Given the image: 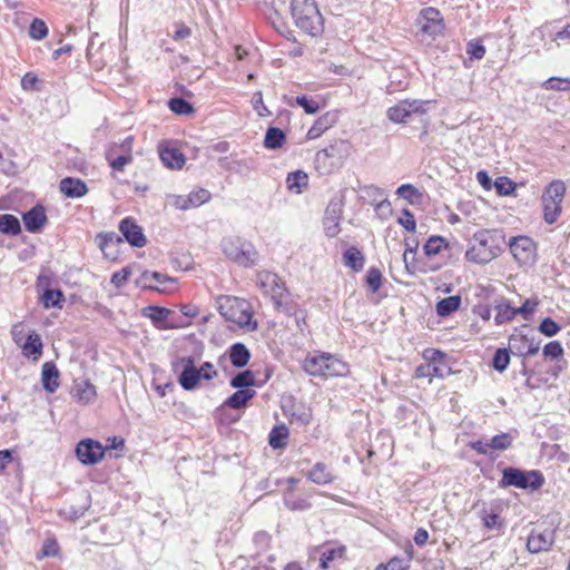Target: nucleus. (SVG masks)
<instances>
[{
  "instance_id": "f257e3e1",
  "label": "nucleus",
  "mask_w": 570,
  "mask_h": 570,
  "mask_svg": "<svg viewBox=\"0 0 570 570\" xmlns=\"http://www.w3.org/2000/svg\"><path fill=\"white\" fill-rule=\"evenodd\" d=\"M303 370L311 376L316 377H340L350 373V366L330 353H308L303 361Z\"/></svg>"
},
{
  "instance_id": "f03ea898",
  "label": "nucleus",
  "mask_w": 570,
  "mask_h": 570,
  "mask_svg": "<svg viewBox=\"0 0 570 570\" xmlns=\"http://www.w3.org/2000/svg\"><path fill=\"white\" fill-rule=\"evenodd\" d=\"M291 11L295 24L304 32L316 36L322 31L323 17L315 0H292Z\"/></svg>"
},
{
  "instance_id": "7ed1b4c3",
  "label": "nucleus",
  "mask_w": 570,
  "mask_h": 570,
  "mask_svg": "<svg viewBox=\"0 0 570 570\" xmlns=\"http://www.w3.org/2000/svg\"><path fill=\"white\" fill-rule=\"evenodd\" d=\"M500 253L495 244L494 235L488 229L476 232L469 243L465 258L475 264H487L494 259Z\"/></svg>"
},
{
  "instance_id": "20e7f679",
  "label": "nucleus",
  "mask_w": 570,
  "mask_h": 570,
  "mask_svg": "<svg viewBox=\"0 0 570 570\" xmlns=\"http://www.w3.org/2000/svg\"><path fill=\"white\" fill-rule=\"evenodd\" d=\"M218 309L226 321L233 322L242 328L247 331H255L257 328V323L253 321L249 306L244 299L229 296L222 297Z\"/></svg>"
},
{
  "instance_id": "39448f33",
  "label": "nucleus",
  "mask_w": 570,
  "mask_h": 570,
  "mask_svg": "<svg viewBox=\"0 0 570 570\" xmlns=\"http://www.w3.org/2000/svg\"><path fill=\"white\" fill-rule=\"evenodd\" d=\"M434 105L433 100L404 99L386 110V117L394 124H406L425 116Z\"/></svg>"
},
{
  "instance_id": "423d86ee",
  "label": "nucleus",
  "mask_w": 570,
  "mask_h": 570,
  "mask_svg": "<svg viewBox=\"0 0 570 570\" xmlns=\"http://www.w3.org/2000/svg\"><path fill=\"white\" fill-rule=\"evenodd\" d=\"M566 191L567 187L562 180H553L544 188L541 202L547 224H554L560 217Z\"/></svg>"
},
{
  "instance_id": "0eeeda50",
  "label": "nucleus",
  "mask_w": 570,
  "mask_h": 570,
  "mask_svg": "<svg viewBox=\"0 0 570 570\" xmlns=\"http://www.w3.org/2000/svg\"><path fill=\"white\" fill-rule=\"evenodd\" d=\"M222 246L224 254L240 266L250 267L258 261V252L255 247L238 237L225 238Z\"/></svg>"
},
{
  "instance_id": "6e6552de",
  "label": "nucleus",
  "mask_w": 570,
  "mask_h": 570,
  "mask_svg": "<svg viewBox=\"0 0 570 570\" xmlns=\"http://www.w3.org/2000/svg\"><path fill=\"white\" fill-rule=\"evenodd\" d=\"M544 483L543 475L539 471H522L517 468H505L500 481L501 487H514L518 489L538 490Z\"/></svg>"
},
{
  "instance_id": "1a4fd4ad",
  "label": "nucleus",
  "mask_w": 570,
  "mask_h": 570,
  "mask_svg": "<svg viewBox=\"0 0 570 570\" xmlns=\"http://www.w3.org/2000/svg\"><path fill=\"white\" fill-rule=\"evenodd\" d=\"M173 371L179 373V384L184 390H194L200 380L202 371L195 366L194 358L190 356L180 357L173 362Z\"/></svg>"
},
{
  "instance_id": "9d476101",
  "label": "nucleus",
  "mask_w": 570,
  "mask_h": 570,
  "mask_svg": "<svg viewBox=\"0 0 570 570\" xmlns=\"http://www.w3.org/2000/svg\"><path fill=\"white\" fill-rule=\"evenodd\" d=\"M256 284L265 295L269 296L277 305L281 304L285 287L277 274L261 271L256 275Z\"/></svg>"
},
{
  "instance_id": "9b49d317",
  "label": "nucleus",
  "mask_w": 570,
  "mask_h": 570,
  "mask_svg": "<svg viewBox=\"0 0 570 570\" xmlns=\"http://www.w3.org/2000/svg\"><path fill=\"white\" fill-rule=\"evenodd\" d=\"M509 248L520 265H531L534 263L537 247L531 238L527 236L512 237L509 242Z\"/></svg>"
},
{
  "instance_id": "f8f14e48",
  "label": "nucleus",
  "mask_w": 570,
  "mask_h": 570,
  "mask_svg": "<svg viewBox=\"0 0 570 570\" xmlns=\"http://www.w3.org/2000/svg\"><path fill=\"white\" fill-rule=\"evenodd\" d=\"M79 461L85 465H95L104 459L105 448L91 439L80 441L76 448Z\"/></svg>"
},
{
  "instance_id": "ddd939ff",
  "label": "nucleus",
  "mask_w": 570,
  "mask_h": 570,
  "mask_svg": "<svg viewBox=\"0 0 570 570\" xmlns=\"http://www.w3.org/2000/svg\"><path fill=\"white\" fill-rule=\"evenodd\" d=\"M417 23L420 26V31L432 38L443 31L441 13L438 9L432 7L425 8L421 11Z\"/></svg>"
},
{
  "instance_id": "4468645a",
  "label": "nucleus",
  "mask_w": 570,
  "mask_h": 570,
  "mask_svg": "<svg viewBox=\"0 0 570 570\" xmlns=\"http://www.w3.org/2000/svg\"><path fill=\"white\" fill-rule=\"evenodd\" d=\"M554 543V531L546 529L542 532L532 530L527 540V550L530 553L549 551Z\"/></svg>"
},
{
  "instance_id": "2eb2a0df",
  "label": "nucleus",
  "mask_w": 570,
  "mask_h": 570,
  "mask_svg": "<svg viewBox=\"0 0 570 570\" xmlns=\"http://www.w3.org/2000/svg\"><path fill=\"white\" fill-rule=\"evenodd\" d=\"M119 229L126 240L135 246L142 247L146 245V237L142 234L141 227H139L134 219L127 217L120 222Z\"/></svg>"
},
{
  "instance_id": "dca6fc26",
  "label": "nucleus",
  "mask_w": 570,
  "mask_h": 570,
  "mask_svg": "<svg viewBox=\"0 0 570 570\" xmlns=\"http://www.w3.org/2000/svg\"><path fill=\"white\" fill-rule=\"evenodd\" d=\"M144 286L158 292L171 289L175 279L159 272H145L142 274Z\"/></svg>"
},
{
  "instance_id": "f3484780",
  "label": "nucleus",
  "mask_w": 570,
  "mask_h": 570,
  "mask_svg": "<svg viewBox=\"0 0 570 570\" xmlns=\"http://www.w3.org/2000/svg\"><path fill=\"white\" fill-rule=\"evenodd\" d=\"M362 198L367 200L371 205L375 206L376 209H390V202L387 195L383 188L374 185H367L361 188Z\"/></svg>"
},
{
  "instance_id": "a211bd4d",
  "label": "nucleus",
  "mask_w": 570,
  "mask_h": 570,
  "mask_svg": "<svg viewBox=\"0 0 570 570\" xmlns=\"http://www.w3.org/2000/svg\"><path fill=\"white\" fill-rule=\"evenodd\" d=\"M22 220L28 232H39L47 222L45 208L40 205L32 207L22 216Z\"/></svg>"
},
{
  "instance_id": "6ab92c4d",
  "label": "nucleus",
  "mask_w": 570,
  "mask_h": 570,
  "mask_svg": "<svg viewBox=\"0 0 570 570\" xmlns=\"http://www.w3.org/2000/svg\"><path fill=\"white\" fill-rule=\"evenodd\" d=\"M59 371L55 363L52 362H45L42 364L41 368V383L43 389L49 392L53 393L58 390L60 383H59Z\"/></svg>"
},
{
  "instance_id": "aec40b11",
  "label": "nucleus",
  "mask_w": 570,
  "mask_h": 570,
  "mask_svg": "<svg viewBox=\"0 0 570 570\" xmlns=\"http://www.w3.org/2000/svg\"><path fill=\"white\" fill-rule=\"evenodd\" d=\"M72 396L81 404H89L94 402L97 396L96 386L88 380L75 382Z\"/></svg>"
},
{
  "instance_id": "412c9836",
  "label": "nucleus",
  "mask_w": 570,
  "mask_h": 570,
  "mask_svg": "<svg viewBox=\"0 0 570 570\" xmlns=\"http://www.w3.org/2000/svg\"><path fill=\"white\" fill-rule=\"evenodd\" d=\"M161 163L170 169H181L186 158L181 151L176 148L163 147L159 149Z\"/></svg>"
},
{
  "instance_id": "4be33fe9",
  "label": "nucleus",
  "mask_w": 570,
  "mask_h": 570,
  "mask_svg": "<svg viewBox=\"0 0 570 570\" xmlns=\"http://www.w3.org/2000/svg\"><path fill=\"white\" fill-rule=\"evenodd\" d=\"M59 187L60 191L70 198L82 197L88 191L86 184L78 178H63Z\"/></svg>"
},
{
  "instance_id": "5701e85b",
  "label": "nucleus",
  "mask_w": 570,
  "mask_h": 570,
  "mask_svg": "<svg viewBox=\"0 0 570 570\" xmlns=\"http://www.w3.org/2000/svg\"><path fill=\"white\" fill-rule=\"evenodd\" d=\"M494 309L497 312L494 317L497 325L508 323L515 317V307L507 298L495 301Z\"/></svg>"
},
{
  "instance_id": "b1692460",
  "label": "nucleus",
  "mask_w": 570,
  "mask_h": 570,
  "mask_svg": "<svg viewBox=\"0 0 570 570\" xmlns=\"http://www.w3.org/2000/svg\"><path fill=\"white\" fill-rule=\"evenodd\" d=\"M340 212L335 208V206H328L325 212V217L323 220L324 230L328 237H335L338 235L340 228Z\"/></svg>"
},
{
  "instance_id": "393cba45",
  "label": "nucleus",
  "mask_w": 570,
  "mask_h": 570,
  "mask_svg": "<svg viewBox=\"0 0 570 570\" xmlns=\"http://www.w3.org/2000/svg\"><path fill=\"white\" fill-rule=\"evenodd\" d=\"M395 194L406 200L410 205H421L424 198L423 191L412 184H403L397 187Z\"/></svg>"
},
{
  "instance_id": "a878e982",
  "label": "nucleus",
  "mask_w": 570,
  "mask_h": 570,
  "mask_svg": "<svg viewBox=\"0 0 570 570\" xmlns=\"http://www.w3.org/2000/svg\"><path fill=\"white\" fill-rule=\"evenodd\" d=\"M22 352L26 356L38 361L42 354V341L40 335L36 332H31L22 345Z\"/></svg>"
},
{
  "instance_id": "bb28decb",
  "label": "nucleus",
  "mask_w": 570,
  "mask_h": 570,
  "mask_svg": "<svg viewBox=\"0 0 570 570\" xmlns=\"http://www.w3.org/2000/svg\"><path fill=\"white\" fill-rule=\"evenodd\" d=\"M308 479L316 484H328L334 475L328 466L322 462L316 463L308 473Z\"/></svg>"
},
{
  "instance_id": "cd10ccee",
  "label": "nucleus",
  "mask_w": 570,
  "mask_h": 570,
  "mask_svg": "<svg viewBox=\"0 0 570 570\" xmlns=\"http://www.w3.org/2000/svg\"><path fill=\"white\" fill-rule=\"evenodd\" d=\"M117 154V146L112 145L107 154L106 158L109 161V166L116 171H124L125 166L132 161V154Z\"/></svg>"
},
{
  "instance_id": "c85d7f7f",
  "label": "nucleus",
  "mask_w": 570,
  "mask_h": 570,
  "mask_svg": "<svg viewBox=\"0 0 570 570\" xmlns=\"http://www.w3.org/2000/svg\"><path fill=\"white\" fill-rule=\"evenodd\" d=\"M344 265L354 272H360L364 267L365 257L360 249L352 246L343 254Z\"/></svg>"
},
{
  "instance_id": "c756f323",
  "label": "nucleus",
  "mask_w": 570,
  "mask_h": 570,
  "mask_svg": "<svg viewBox=\"0 0 570 570\" xmlns=\"http://www.w3.org/2000/svg\"><path fill=\"white\" fill-rule=\"evenodd\" d=\"M250 358L249 350L242 343H235L229 350V360L235 367H244Z\"/></svg>"
},
{
  "instance_id": "7c9ffc66",
  "label": "nucleus",
  "mask_w": 570,
  "mask_h": 570,
  "mask_svg": "<svg viewBox=\"0 0 570 570\" xmlns=\"http://www.w3.org/2000/svg\"><path fill=\"white\" fill-rule=\"evenodd\" d=\"M256 392L250 389H238L234 394H232L225 402V404L234 410H239L244 407L249 400L255 396Z\"/></svg>"
},
{
  "instance_id": "2f4dec72",
  "label": "nucleus",
  "mask_w": 570,
  "mask_h": 570,
  "mask_svg": "<svg viewBox=\"0 0 570 570\" xmlns=\"http://www.w3.org/2000/svg\"><path fill=\"white\" fill-rule=\"evenodd\" d=\"M346 548L345 546H338L336 548L326 549L322 552L320 558V568L322 570H327L331 567V563L336 560L345 559Z\"/></svg>"
},
{
  "instance_id": "473e14b6",
  "label": "nucleus",
  "mask_w": 570,
  "mask_h": 570,
  "mask_svg": "<svg viewBox=\"0 0 570 570\" xmlns=\"http://www.w3.org/2000/svg\"><path fill=\"white\" fill-rule=\"evenodd\" d=\"M285 140L286 136L282 129L271 127L265 134L264 146L272 150L278 149L284 145Z\"/></svg>"
},
{
  "instance_id": "72a5a7b5",
  "label": "nucleus",
  "mask_w": 570,
  "mask_h": 570,
  "mask_svg": "<svg viewBox=\"0 0 570 570\" xmlns=\"http://www.w3.org/2000/svg\"><path fill=\"white\" fill-rule=\"evenodd\" d=\"M461 305V297L458 295L449 296L443 299H441L436 304V313L441 317H445L451 315L453 312L458 311Z\"/></svg>"
},
{
  "instance_id": "f704fd0d",
  "label": "nucleus",
  "mask_w": 570,
  "mask_h": 570,
  "mask_svg": "<svg viewBox=\"0 0 570 570\" xmlns=\"http://www.w3.org/2000/svg\"><path fill=\"white\" fill-rule=\"evenodd\" d=\"M334 119L328 115L320 117L314 125L308 129L306 137L308 140L316 139L322 136L324 131L332 127Z\"/></svg>"
},
{
  "instance_id": "c9c22d12",
  "label": "nucleus",
  "mask_w": 570,
  "mask_h": 570,
  "mask_svg": "<svg viewBox=\"0 0 570 570\" xmlns=\"http://www.w3.org/2000/svg\"><path fill=\"white\" fill-rule=\"evenodd\" d=\"M286 183L292 193L301 194L303 191V187L307 186L308 176L302 170L289 173Z\"/></svg>"
},
{
  "instance_id": "e433bc0d",
  "label": "nucleus",
  "mask_w": 570,
  "mask_h": 570,
  "mask_svg": "<svg viewBox=\"0 0 570 570\" xmlns=\"http://www.w3.org/2000/svg\"><path fill=\"white\" fill-rule=\"evenodd\" d=\"M0 232L7 235H18L21 232L19 219L13 215L0 216Z\"/></svg>"
},
{
  "instance_id": "4c0bfd02",
  "label": "nucleus",
  "mask_w": 570,
  "mask_h": 570,
  "mask_svg": "<svg viewBox=\"0 0 570 570\" xmlns=\"http://www.w3.org/2000/svg\"><path fill=\"white\" fill-rule=\"evenodd\" d=\"M63 294L60 289H46L41 296L45 308L62 307Z\"/></svg>"
},
{
  "instance_id": "58836bf2",
  "label": "nucleus",
  "mask_w": 570,
  "mask_h": 570,
  "mask_svg": "<svg viewBox=\"0 0 570 570\" xmlns=\"http://www.w3.org/2000/svg\"><path fill=\"white\" fill-rule=\"evenodd\" d=\"M288 430L285 425L275 426L269 433V445L273 449H282L286 445Z\"/></svg>"
},
{
  "instance_id": "ea45409f",
  "label": "nucleus",
  "mask_w": 570,
  "mask_h": 570,
  "mask_svg": "<svg viewBox=\"0 0 570 570\" xmlns=\"http://www.w3.org/2000/svg\"><path fill=\"white\" fill-rule=\"evenodd\" d=\"M254 383L255 376L254 373L249 370L239 372L230 381V385L233 387L242 390L248 389L249 386L254 385Z\"/></svg>"
},
{
  "instance_id": "a19ab883",
  "label": "nucleus",
  "mask_w": 570,
  "mask_h": 570,
  "mask_svg": "<svg viewBox=\"0 0 570 570\" xmlns=\"http://www.w3.org/2000/svg\"><path fill=\"white\" fill-rule=\"evenodd\" d=\"M284 503L289 510L304 511L311 508L307 499L295 497L292 491L285 494Z\"/></svg>"
},
{
  "instance_id": "79ce46f5",
  "label": "nucleus",
  "mask_w": 570,
  "mask_h": 570,
  "mask_svg": "<svg viewBox=\"0 0 570 570\" xmlns=\"http://www.w3.org/2000/svg\"><path fill=\"white\" fill-rule=\"evenodd\" d=\"M212 194L205 188H198L188 194V199L191 208H197L203 204L210 200Z\"/></svg>"
},
{
  "instance_id": "37998d69",
  "label": "nucleus",
  "mask_w": 570,
  "mask_h": 570,
  "mask_svg": "<svg viewBox=\"0 0 570 570\" xmlns=\"http://www.w3.org/2000/svg\"><path fill=\"white\" fill-rule=\"evenodd\" d=\"M546 90L567 91L570 90V78L551 77L542 83Z\"/></svg>"
},
{
  "instance_id": "c03bdc74",
  "label": "nucleus",
  "mask_w": 570,
  "mask_h": 570,
  "mask_svg": "<svg viewBox=\"0 0 570 570\" xmlns=\"http://www.w3.org/2000/svg\"><path fill=\"white\" fill-rule=\"evenodd\" d=\"M445 246V242L440 236H431L424 244L423 249L426 256H435Z\"/></svg>"
},
{
  "instance_id": "a18cd8bd",
  "label": "nucleus",
  "mask_w": 570,
  "mask_h": 570,
  "mask_svg": "<svg viewBox=\"0 0 570 570\" xmlns=\"http://www.w3.org/2000/svg\"><path fill=\"white\" fill-rule=\"evenodd\" d=\"M169 109L177 115H189L194 111L193 106L183 98H171L168 102Z\"/></svg>"
},
{
  "instance_id": "49530a36",
  "label": "nucleus",
  "mask_w": 570,
  "mask_h": 570,
  "mask_svg": "<svg viewBox=\"0 0 570 570\" xmlns=\"http://www.w3.org/2000/svg\"><path fill=\"white\" fill-rule=\"evenodd\" d=\"M510 363V354L507 348H498L493 356V367L499 371L503 372L507 370L508 365Z\"/></svg>"
},
{
  "instance_id": "de8ad7c7",
  "label": "nucleus",
  "mask_w": 570,
  "mask_h": 570,
  "mask_svg": "<svg viewBox=\"0 0 570 570\" xmlns=\"http://www.w3.org/2000/svg\"><path fill=\"white\" fill-rule=\"evenodd\" d=\"M513 438L509 433L494 435L490 440L491 450L504 451L512 444Z\"/></svg>"
},
{
  "instance_id": "09e8293b",
  "label": "nucleus",
  "mask_w": 570,
  "mask_h": 570,
  "mask_svg": "<svg viewBox=\"0 0 570 570\" xmlns=\"http://www.w3.org/2000/svg\"><path fill=\"white\" fill-rule=\"evenodd\" d=\"M48 35V28L43 20L33 19L29 28V36L35 40H42Z\"/></svg>"
},
{
  "instance_id": "8fccbe9b",
  "label": "nucleus",
  "mask_w": 570,
  "mask_h": 570,
  "mask_svg": "<svg viewBox=\"0 0 570 570\" xmlns=\"http://www.w3.org/2000/svg\"><path fill=\"white\" fill-rule=\"evenodd\" d=\"M366 284L368 288L375 293L382 285V273L377 268H370L366 275Z\"/></svg>"
},
{
  "instance_id": "3c124183",
  "label": "nucleus",
  "mask_w": 570,
  "mask_h": 570,
  "mask_svg": "<svg viewBox=\"0 0 570 570\" xmlns=\"http://www.w3.org/2000/svg\"><path fill=\"white\" fill-rule=\"evenodd\" d=\"M561 327L550 317H546L539 325V331L548 337H552L560 332Z\"/></svg>"
},
{
  "instance_id": "603ef678",
  "label": "nucleus",
  "mask_w": 570,
  "mask_h": 570,
  "mask_svg": "<svg viewBox=\"0 0 570 570\" xmlns=\"http://www.w3.org/2000/svg\"><path fill=\"white\" fill-rule=\"evenodd\" d=\"M483 525L489 530H498L501 528L502 522L498 513H488L485 510L481 513Z\"/></svg>"
},
{
  "instance_id": "864d4df0",
  "label": "nucleus",
  "mask_w": 570,
  "mask_h": 570,
  "mask_svg": "<svg viewBox=\"0 0 570 570\" xmlns=\"http://www.w3.org/2000/svg\"><path fill=\"white\" fill-rule=\"evenodd\" d=\"M296 104L302 107L306 114L314 115L320 110V105L316 100L306 96L296 97Z\"/></svg>"
},
{
  "instance_id": "5fc2aeb1",
  "label": "nucleus",
  "mask_w": 570,
  "mask_h": 570,
  "mask_svg": "<svg viewBox=\"0 0 570 570\" xmlns=\"http://www.w3.org/2000/svg\"><path fill=\"white\" fill-rule=\"evenodd\" d=\"M187 199L188 195H169L167 197L168 204L179 210H188L191 208Z\"/></svg>"
},
{
  "instance_id": "6e6d98bb",
  "label": "nucleus",
  "mask_w": 570,
  "mask_h": 570,
  "mask_svg": "<svg viewBox=\"0 0 570 570\" xmlns=\"http://www.w3.org/2000/svg\"><path fill=\"white\" fill-rule=\"evenodd\" d=\"M409 561L402 558L394 557L387 563L380 564L375 570H406Z\"/></svg>"
},
{
  "instance_id": "4d7b16f0",
  "label": "nucleus",
  "mask_w": 570,
  "mask_h": 570,
  "mask_svg": "<svg viewBox=\"0 0 570 570\" xmlns=\"http://www.w3.org/2000/svg\"><path fill=\"white\" fill-rule=\"evenodd\" d=\"M252 105H253L254 110L258 114V116L266 117V116L271 115L269 110L267 109V107L264 104L262 91H256L253 95Z\"/></svg>"
},
{
  "instance_id": "13d9d810",
  "label": "nucleus",
  "mask_w": 570,
  "mask_h": 570,
  "mask_svg": "<svg viewBox=\"0 0 570 570\" xmlns=\"http://www.w3.org/2000/svg\"><path fill=\"white\" fill-rule=\"evenodd\" d=\"M397 222L407 232L414 233L416 229V222L414 215L409 209L403 210L402 217H400Z\"/></svg>"
},
{
  "instance_id": "bf43d9fd",
  "label": "nucleus",
  "mask_w": 570,
  "mask_h": 570,
  "mask_svg": "<svg viewBox=\"0 0 570 570\" xmlns=\"http://www.w3.org/2000/svg\"><path fill=\"white\" fill-rule=\"evenodd\" d=\"M335 148L331 146L330 148L322 149L315 155V163L318 170L322 168L326 169V161L328 158L334 156Z\"/></svg>"
},
{
  "instance_id": "052dcab7",
  "label": "nucleus",
  "mask_w": 570,
  "mask_h": 570,
  "mask_svg": "<svg viewBox=\"0 0 570 570\" xmlns=\"http://www.w3.org/2000/svg\"><path fill=\"white\" fill-rule=\"evenodd\" d=\"M543 354L550 358H558L563 355V347L560 342L552 341L543 347Z\"/></svg>"
},
{
  "instance_id": "680f3d73",
  "label": "nucleus",
  "mask_w": 570,
  "mask_h": 570,
  "mask_svg": "<svg viewBox=\"0 0 570 570\" xmlns=\"http://www.w3.org/2000/svg\"><path fill=\"white\" fill-rule=\"evenodd\" d=\"M529 338L525 335H511L509 338V346L511 350H517L520 354H524Z\"/></svg>"
},
{
  "instance_id": "e2e57ef3",
  "label": "nucleus",
  "mask_w": 570,
  "mask_h": 570,
  "mask_svg": "<svg viewBox=\"0 0 570 570\" xmlns=\"http://www.w3.org/2000/svg\"><path fill=\"white\" fill-rule=\"evenodd\" d=\"M466 52L474 59H482L485 55V47L480 41H470Z\"/></svg>"
},
{
  "instance_id": "0e129e2a",
  "label": "nucleus",
  "mask_w": 570,
  "mask_h": 570,
  "mask_svg": "<svg viewBox=\"0 0 570 570\" xmlns=\"http://www.w3.org/2000/svg\"><path fill=\"white\" fill-rule=\"evenodd\" d=\"M538 303L537 302H532L530 299H527L522 306L515 308V316L519 314L521 315L524 320H529L530 316L533 314L535 307H537Z\"/></svg>"
},
{
  "instance_id": "69168bd1",
  "label": "nucleus",
  "mask_w": 570,
  "mask_h": 570,
  "mask_svg": "<svg viewBox=\"0 0 570 570\" xmlns=\"http://www.w3.org/2000/svg\"><path fill=\"white\" fill-rule=\"evenodd\" d=\"M129 275H130V268L124 267L122 269L112 274L111 283L118 288L122 287L126 284V282L128 281Z\"/></svg>"
},
{
  "instance_id": "338daca9",
  "label": "nucleus",
  "mask_w": 570,
  "mask_h": 570,
  "mask_svg": "<svg viewBox=\"0 0 570 570\" xmlns=\"http://www.w3.org/2000/svg\"><path fill=\"white\" fill-rule=\"evenodd\" d=\"M38 77L32 72H27L21 79V87L24 90H37Z\"/></svg>"
},
{
  "instance_id": "774afa93",
  "label": "nucleus",
  "mask_w": 570,
  "mask_h": 570,
  "mask_svg": "<svg viewBox=\"0 0 570 570\" xmlns=\"http://www.w3.org/2000/svg\"><path fill=\"white\" fill-rule=\"evenodd\" d=\"M99 247L102 252L106 250V248L114 243H118L120 238L115 233H108V234H99Z\"/></svg>"
}]
</instances>
